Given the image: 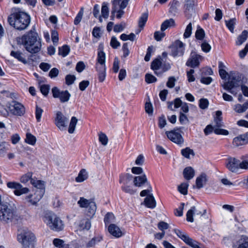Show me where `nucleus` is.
Listing matches in <instances>:
<instances>
[{
	"label": "nucleus",
	"instance_id": "8fccbe9b",
	"mask_svg": "<svg viewBox=\"0 0 248 248\" xmlns=\"http://www.w3.org/2000/svg\"><path fill=\"white\" fill-rule=\"evenodd\" d=\"M205 36L204 30L202 28H198L195 32V37L197 39L202 40Z\"/></svg>",
	"mask_w": 248,
	"mask_h": 248
},
{
	"label": "nucleus",
	"instance_id": "3c124183",
	"mask_svg": "<svg viewBox=\"0 0 248 248\" xmlns=\"http://www.w3.org/2000/svg\"><path fill=\"white\" fill-rule=\"evenodd\" d=\"M192 24L191 23H189L187 25V26L185 29V32L184 33V37L185 38H187L190 36V35L191 34V32H192Z\"/></svg>",
	"mask_w": 248,
	"mask_h": 248
},
{
	"label": "nucleus",
	"instance_id": "4d7b16f0",
	"mask_svg": "<svg viewBox=\"0 0 248 248\" xmlns=\"http://www.w3.org/2000/svg\"><path fill=\"white\" fill-rule=\"evenodd\" d=\"M76 79L74 75H68L65 77V83L67 85H70L74 83Z\"/></svg>",
	"mask_w": 248,
	"mask_h": 248
},
{
	"label": "nucleus",
	"instance_id": "13d9d810",
	"mask_svg": "<svg viewBox=\"0 0 248 248\" xmlns=\"http://www.w3.org/2000/svg\"><path fill=\"white\" fill-rule=\"evenodd\" d=\"M126 24L124 22H122L120 24H116L114 27V31L119 32L123 31L125 28Z\"/></svg>",
	"mask_w": 248,
	"mask_h": 248
},
{
	"label": "nucleus",
	"instance_id": "37998d69",
	"mask_svg": "<svg viewBox=\"0 0 248 248\" xmlns=\"http://www.w3.org/2000/svg\"><path fill=\"white\" fill-rule=\"evenodd\" d=\"M182 155L186 158H190V155H192V156L194 155V153L192 149H190L188 147H186L185 149H183L181 150Z\"/></svg>",
	"mask_w": 248,
	"mask_h": 248
},
{
	"label": "nucleus",
	"instance_id": "f3484780",
	"mask_svg": "<svg viewBox=\"0 0 248 248\" xmlns=\"http://www.w3.org/2000/svg\"><path fill=\"white\" fill-rule=\"evenodd\" d=\"M128 0H113L112 1V9L114 12L124 9L128 5Z\"/></svg>",
	"mask_w": 248,
	"mask_h": 248
},
{
	"label": "nucleus",
	"instance_id": "393cba45",
	"mask_svg": "<svg viewBox=\"0 0 248 248\" xmlns=\"http://www.w3.org/2000/svg\"><path fill=\"white\" fill-rule=\"evenodd\" d=\"M144 203L148 208L153 209L156 206V202L152 194L145 198Z\"/></svg>",
	"mask_w": 248,
	"mask_h": 248
},
{
	"label": "nucleus",
	"instance_id": "bb28decb",
	"mask_svg": "<svg viewBox=\"0 0 248 248\" xmlns=\"http://www.w3.org/2000/svg\"><path fill=\"white\" fill-rule=\"evenodd\" d=\"M207 181V176L204 173H202L196 179V184L198 188H201L206 184Z\"/></svg>",
	"mask_w": 248,
	"mask_h": 248
},
{
	"label": "nucleus",
	"instance_id": "680f3d73",
	"mask_svg": "<svg viewBox=\"0 0 248 248\" xmlns=\"http://www.w3.org/2000/svg\"><path fill=\"white\" fill-rule=\"evenodd\" d=\"M179 120L180 123L182 124H186L189 122V120L186 115L182 112H180Z\"/></svg>",
	"mask_w": 248,
	"mask_h": 248
},
{
	"label": "nucleus",
	"instance_id": "6ab92c4d",
	"mask_svg": "<svg viewBox=\"0 0 248 248\" xmlns=\"http://www.w3.org/2000/svg\"><path fill=\"white\" fill-rule=\"evenodd\" d=\"M109 232L115 237H120L123 234L120 228L114 224H110L108 227Z\"/></svg>",
	"mask_w": 248,
	"mask_h": 248
},
{
	"label": "nucleus",
	"instance_id": "f8f14e48",
	"mask_svg": "<svg viewBox=\"0 0 248 248\" xmlns=\"http://www.w3.org/2000/svg\"><path fill=\"white\" fill-rule=\"evenodd\" d=\"M202 59V57L201 55L197 54L194 51H192L191 52L190 57L186 62V65L192 68L197 67L200 64L199 61Z\"/></svg>",
	"mask_w": 248,
	"mask_h": 248
},
{
	"label": "nucleus",
	"instance_id": "72a5a7b5",
	"mask_svg": "<svg viewBox=\"0 0 248 248\" xmlns=\"http://www.w3.org/2000/svg\"><path fill=\"white\" fill-rule=\"evenodd\" d=\"M248 34V32L247 31H243L242 33L237 38V41L236 42V45L240 46L242 45L246 40Z\"/></svg>",
	"mask_w": 248,
	"mask_h": 248
},
{
	"label": "nucleus",
	"instance_id": "c9c22d12",
	"mask_svg": "<svg viewBox=\"0 0 248 248\" xmlns=\"http://www.w3.org/2000/svg\"><path fill=\"white\" fill-rule=\"evenodd\" d=\"M26 143L31 145H34L36 142V137L30 133L26 134V137L25 140Z\"/></svg>",
	"mask_w": 248,
	"mask_h": 248
},
{
	"label": "nucleus",
	"instance_id": "774afa93",
	"mask_svg": "<svg viewBox=\"0 0 248 248\" xmlns=\"http://www.w3.org/2000/svg\"><path fill=\"white\" fill-rule=\"evenodd\" d=\"M145 81L148 83H151L157 80L156 78L153 75L150 74H146L145 75Z\"/></svg>",
	"mask_w": 248,
	"mask_h": 248
},
{
	"label": "nucleus",
	"instance_id": "b1692460",
	"mask_svg": "<svg viewBox=\"0 0 248 248\" xmlns=\"http://www.w3.org/2000/svg\"><path fill=\"white\" fill-rule=\"evenodd\" d=\"M99 49L97 54V63L96 64V66L105 65L106 55L103 51V48L101 46V45L99 46Z\"/></svg>",
	"mask_w": 248,
	"mask_h": 248
},
{
	"label": "nucleus",
	"instance_id": "7ed1b4c3",
	"mask_svg": "<svg viewBox=\"0 0 248 248\" xmlns=\"http://www.w3.org/2000/svg\"><path fill=\"white\" fill-rule=\"evenodd\" d=\"M35 238L34 234L27 228L18 231L17 240L24 248H33Z\"/></svg>",
	"mask_w": 248,
	"mask_h": 248
},
{
	"label": "nucleus",
	"instance_id": "4be33fe9",
	"mask_svg": "<svg viewBox=\"0 0 248 248\" xmlns=\"http://www.w3.org/2000/svg\"><path fill=\"white\" fill-rule=\"evenodd\" d=\"M148 183L146 176L145 174L134 177V185L136 187H141Z\"/></svg>",
	"mask_w": 248,
	"mask_h": 248
},
{
	"label": "nucleus",
	"instance_id": "4c0bfd02",
	"mask_svg": "<svg viewBox=\"0 0 248 248\" xmlns=\"http://www.w3.org/2000/svg\"><path fill=\"white\" fill-rule=\"evenodd\" d=\"M109 9L107 3L103 2L101 8V16L104 18H107L108 16Z\"/></svg>",
	"mask_w": 248,
	"mask_h": 248
},
{
	"label": "nucleus",
	"instance_id": "423d86ee",
	"mask_svg": "<svg viewBox=\"0 0 248 248\" xmlns=\"http://www.w3.org/2000/svg\"><path fill=\"white\" fill-rule=\"evenodd\" d=\"M44 221L51 230L57 232L61 231V220L54 213L51 212L46 213Z\"/></svg>",
	"mask_w": 248,
	"mask_h": 248
},
{
	"label": "nucleus",
	"instance_id": "c03bdc74",
	"mask_svg": "<svg viewBox=\"0 0 248 248\" xmlns=\"http://www.w3.org/2000/svg\"><path fill=\"white\" fill-rule=\"evenodd\" d=\"M32 176V173L31 172H28L27 173L23 175L20 179V182L23 184L27 183L29 180L31 181V179Z\"/></svg>",
	"mask_w": 248,
	"mask_h": 248
},
{
	"label": "nucleus",
	"instance_id": "052dcab7",
	"mask_svg": "<svg viewBox=\"0 0 248 248\" xmlns=\"http://www.w3.org/2000/svg\"><path fill=\"white\" fill-rule=\"evenodd\" d=\"M201 48L203 51L207 53L210 51L211 46L206 41H204L201 44Z\"/></svg>",
	"mask_w": 248,
	"mask_h": 248
},
{
	"label": "nucleus",
	"instance_id": "79ce46f5",
	"mask_svg": "<svg viewBox=\"0 0 248 248\" xmlns=\"http://www.w3.org/2000/svg\"><path fill=\"white\" fill-rule=\"evenodd\" d=\"M91 226V222L88 219H83L80 221L79 228L81 230H88Z\"/></svg>",
	"mask_w": 248,
	"mask_h": 248
},
{
	"label": "nucleus",
	"instance_id": "7c9ffc66",
	"mask_svg": "<svg viewBox=\"0 0 248 248\" xmlns=\"http://www.w3.org/2000/svg\"><path fill=\"white\" fill-rule=\"evenodd\" d=\"M175 21L172 18L165 20L161 25V31H164L169 28L175 26Z\"/></svg>",
	"mask_w": 248,
	"mask_h": 248
},
{
	"label": "nucleus",
	"instance_id": "c85d7f7f",
	"mask_svg": "<svg viewBox=\"0 0 248 248\" xmlns=\"http://www.w3.org/2000/svg\"><path fill=\"white\" fill-rule=\"evenodd\" d=\"M88 177V172L84 169H81L79 172L78 176L76 178V181L81 183L86 180Z\"/></svg>",
	"mask_w": 248,
	"mask_h": 248
},
{
	"label": "nucleus",
	"instance_id": "09e8293b",
	"mask_svg": "<svg viewBox=\"0 0 248 248\" xmlns=\"http://www.w3.org/2000/svg\"><path fill=\"white\" fill-rule=\"evenodd\" d=\"M135 37L136 35L133 33H131L129 35H127L125 33H123L120 36V39L124 41L128 40L133 41L135 40Z\"/></svg>",
	"mask_w": 248,
	"mask_h": 248
},
{
	"label": "nucleus",
	"instance_id": "5fc2aeb1",
	"mask_svg": "<svg viewBox=\"0 0 248 248\" xmlns=\"http://www.w3.org/2000/svg\"><path fill=\"white\" fill-rule=\"evenodd\" d=\"M43 112V109L39 107L38 105L36 106L35 110V117L38 122H40L42 113Z\"/></svg>",
	"mask_w": 248,
	"mask_h": 248
},
{
	"label": "nucleus",
	"instance_id": "ea45409f",
	"mask_svg": "<svg viewBox=\"0 0 248 248\" xmlns=\"http://www.w3.org/2000/svg\"><path fill=\"white\" fill-rule=\"evenodd\" d=\"M98 139L102 145L103 146H106L107 145L108 140V137L105 133L99 132L98 133Z\"/></svg>",
	"mask_w": 248,
	"mask_h": 248
},
{
	"label": "nucleus",
	"instance_id": "a211bd4d",
	"mask_svg": "<svg viewBox=\"0 0 248 248\" xmlns=\"http://www.w3.org/2000/svg\"><path fill=\"white\" fill-rule=\"evenodd\" d=\"M206 210H204L203 212L202 213L200 211H196V207L195 206H192L190 209H189L186 213V220L188 222H193L194 221L193 219V215L196 213L197 215H200L202 216L206 213Z\"/></svg>",
	"mask_w": 248,
	"mask_h": 248
},
{
	"label": "nucleus",
	"instance_id": "1a4fd4ad",
	"mask_svg": "<svg viewBox=\"0 0 248 248\" xmlns=\"http://www.w3.org/2000/svg\"><path fill=\"white\" fill-rule=\"evenodd\" d=\"M181 131L179 129H175L170 131H166V134L168 138L173 142L178 145L184 143V140L181 135Z\"/></svg>",
	"mask_w": 248,
	"mask_h": 248
},
{
	"label": "nucleus",
	"instance_id": "f704fd0d",
	"mask_svg": "<svg viewBox=\"0 0 248 248\" xmlns=\"http://www.w3.org/2000/svg\"><path fill=\"white\" fill-rule=\"evenodd\" d=\"M246 144L247 143L245 142L244 137H243V135L235 137L233 140V144L235 146H239Z\"/></svg>",
	"mask_w": 248,
	"mask_h": 248
},
{
	"label": "nucleus",
	"instance_id": "c756f323",
	"mask_svg": "<svg viewBox=\"0 0 248 248\" xmlns=\"http://www.w3.org/2000/svg\"><path fill=\"white\" fill-rule=\"evenodd\" d=\"M78 122V120L76 117H72L68 127V132L69 134L74 133Z\"/></svg>",
	"mask_w": 248,
	"mask_h": 248
},
{
	"label": "nucleus",
	"instance_id": "39448f33",
	"mask_svg": "<svg viewBox=\"0 0 248 248\" xmlns=\"http://www.w3.org/2000/svg\"><path fill=\"white\" fill-rule=\"evenodd\" d=\"M16 216V208L10 204H3L0 206V220L6 222L12 221Z\"/></svg>",
	"mask_w": 248,
	"mask_h": 248
},
{
	"label": "nucleus",
	"instance_id": "412c9836",
	"mask_svg": "<svg viewBox=\"0 0 248 248\" xmlns=\"http://www.w3.org/2000/svg\"><path fill=\"white\" fill-rule=\"evenodd\" d=\"M119 182L123 184V186L134 184V176L129 173L121 176Z\"/></svg>",
	"mask_w": 248,
	"mask_h": 248
},
{
	"label": "nucleus",
	"instance_id": "6e6552de",
	"mask_svg": "<svg viewBox=\"0 0 248 248\" xmlns=\"http://www.w3.org/2000/svg\"><path fill=\"white\" fill-rule=\"evenodd\" d=\"M176 234L186 244L193 248H205L199 244L196 241L190 238L189 236L185 232L180 230H174Z\"/></svg>",
	"mask_w": 248,
	"mask_h": 248
},
{
	"label": "nucleus",
	"instance_id": "69168bd1",
	"mask_svg": "<svg viewBox=\"0 0 248 248\" xmlns=\"http://www.w3.org/2000/svg\"><path fill=\"white\" fill-rule=\"evenodd\" d=\"M51 67V64L47 62H42L39 64V68L44 72H47Z\"/></svg>",
	"mask_w": 248,
	"mask_h": 248
},
{
	"label": "nucleus",
	"instance_id": "a19ab883",
	"mask_svg": "<svg viewBox=\"0 0 248 248\" xmlns=\"http://www.w3.org/2000/svg\"><path fill=\"white\" fill-rule=\"evenodd\" d=\"M148 16V14L147 13H144L142 14L139 21V26L140 28L141 29L143 28L147 20Z\"/></svg>",
	"mask_w": 248,
	"mask_h": 248
},
{
	"label": "nucleus",
	"instance_id": "6e6d98bb",
	"mask_svg": "<svg viewBox=\"0 0 248 248\" xmlns=\"http://www.w3.org/2000/svg\"><path fill=\"white\" fill-rule=\"evenodd\" d=\"M83 15V8H81L80 10L77 14L75 20H74V24L75 25L78 24L81 20Z\"/></svg>",
	"mask_w": 248,
	"mask_h": 248
},
{
	"label": "nucleus",
	"instance_id": "338daca9",
	"mask_svg": "<svg viewBox=\"0 0 248 248\" xmlns=\"http://www.w3.org/2000/svg\"><path fill=\"white\" fill-rule=\"evenodd\" d=\"M165 36L163 31H156L154 33V38L157 41H160Z\"/></svg>",
	"mask_w": 248,
	"mask_h": 248
},
{
	"label": "nucleus",
	"instance_id": "aec40b11",
	"mask_svg": "<svg viewBox=\"0 0 248 248\" xmlns=\"http://www.w3.org/2000/svg\"><path fill=\"white\" fill-rule=\"evenodd\" d=\"M31 184L37 188L35 191L42 192L43 191V195L45 192V183L43 181L37 180L36 178L31 179Z\"/></svg>",
	"mask_w": 248,
	"mask_h": 248
},
{
	"label": "nucleus",
	"instance_id": "f257e3e1",
	"mask_svg": "<svg viewBox=\"0 0 248 248\" xmlns=\"http://www.w3.org/2000/svg\"><path fill=\"white\" fill-rule=\"evenodd\" d=\"M17 41L22 44L26 50L31 53H36L41 50V39L34 30H31L21 37L18 38Z\"/></svg>",
	"mask_w": 248,
	"mask_h": 248
},
{
	"label": "nucleus",
	"instance_id": "0eeeda50",
	"mask_svg": "<svg viewBox=\"0 0 248 248\" xmlns=\"http://www.w3.org/2000/svg\"><path fill=\"white\" fill-rule=\"evenodd\" d=\"M78 204L80 207L88 208L89 216H93L94 215L96 210V206L93 199L87 200L83 197H80L78 202Z\"/></svg>",
	"mask_w": 248,
	"mask_h": 248
},
{
	"label": "nucleus",
	"instance_id": "603ef678",
	"mask_svg": "<svg viewBox=\"0 0 248 248\" xmlns=\"http://www.w3.org/2000/svg\"><path fill=\"white\" fill-rule=\"evenodd\" d=\"M242 161L240 162L239 160V168L242 169H248V160L245 159V157L242 156L241 157Z\"/></svg>",
	"mask_w": 248,
	"mask_h": 248
},
{
	"label": "nucleus",
	"instance_id": "49530a36",
	"mask_svg": "<svg viewBox=\"0 0 248 248\" xmlns=\"http://www.w3.org/2000/svg\"><path fill=\"white\" fill-rule=\"evenodd\" d=\"M115 221V217L111 213H108L106 214L104 218V222L106 224H108Z\"/></svg>",
	"mask_w": 248,
	"mask_h": 248
},
{
	"label": "nucleus",
	"instance_id": "58836bf2",
	"mask_svg": "<svg viewBox=\"0 0 248 248\" xmlns=\"http://www.w3.org/2000/svg\"><path fill=\"white\" fill-rule=\"evenodd\" d=\"M122 189L125 193L131 195L134 194L136 192V190L133 188L132 185H128L122 186Z\"/></svg>",
	"mask_w": 248,
	"mask_h": 248
},
{
	"label": "nucleus",
	"instance_id": "20e7f679",
	"mask_svg": "<svg viewBox=\"0 0 248 248\" xmlns=\"http://www.w3.org/2000/svg\"><path fill=\"white\" fill-rule=\"evenodd\" d=\"M241 78L242 75L240 73H232L230 77V80L224 82L223 84L222 85V86L225 90L229 91L231 93L236 95L237 92L232 89L240 86Z\"/></svg>",
	"mask_w": 248,
	"mask_h": 248
},
{
	"label": "nucleus",
	"instance_id": "864d4df0",
	"mask_svg": "<svg viewBox=\"0 0 248 248\" xmlns=\"http://www.w3.org/2000/svg\"><path fill=\"white\" fill-rule=\"evenodd\" d=\"M234 109L238 113H242L247 110V107H246L245 103L243 105L236 104L234 106Z\"/></svg>",
	"mask_w": 248,
	"mask_h": 248
},
{
	"label": "nucleus",
	"instance_id": "de8ad7c7",
	"mask_svg": "<svg viewBox=\"0 0 248 248\" xmlns=\"http://www.w3.org/2000/svg\"><path fill=\"white\" fill-rule=\"evenodd\" d=\"M102 239L101 236L98 235L92 238L87 244V247H93L96 243L100 242Z\"/></svg>",
	"mask_w": 248,
	"mask_h": 248
},
{
	"label": "nucleus",
	"instance_id": "f03ea898",
	"mask_svg": "<svg viewBox=\"0 0 248 248\" xmlns=\"http://www.w3.org/2000/svg\"><path fill=\"white\" fill-rule=\"evenodd\" d=\"M10 26L19 31L26 29L31 23V17L26 13L17 11L11 14L8 17Z\"/></svg>",
	"mask_w": 248,
	"mask_h": 248
},
{
	"label": "nucleus",
	"instance_id": "a878e982",
	"mask_svg": "<svg viewBox=\"0 0 248 248\" xmlns=\"http://www.w3.org/2000/svg\"><path fill=\"white\" fill-rule=\"evenodd\" d=\"M54 122L55 124L60 129L62 127V112L60 110H56L54 112Z\"/></svg>",
	"mask_w": 248,
	"mask_h": 248
},
{
	"label": "nucleus",
	"instance_id": "473e14b6",
	"mask_svg": "<svg viewBox=\"0 0 248 248\" xmlns=\"http://www.w3.org/2000/svg\"><path fill=\"white\" fill-rule=\"evenodd\" d=\"M162 62L159 59H155L151 63V68L155 71V73L157 76H159L162 73H158L156 70L159 69L161 66Z\"/></svg>",
	"mask_w": 248,
	"mask_h": 248
},
{
	"label": "nucleus",
	"instance_id": "0e129e2a",
	"mask_svg": "<svg viewBox=\"0 0 248 248\" xmlns=\"http://www.w3.org/2000/svg\"><path fill=\"white\" fill-rule=\"evenodd\" d=\"M209 105V102L207 99L202 98L199 101V107L202 109H205L207 108Z\"/></svg>",
	"mask_w": 248,
	"mask_h": 248
},
{
	"label": "nucleus",
	"instance_id": "bf43d9fd",
	"mask_svg": "<svg viewBox=\"0 0 248 248\" xmlns=\"http://www.w3.org/2000/svg\"><path fill=\"white\" fill-rule=\"evenodd\" d=\"M152 191V187L149 183H148V188L145 190H142L140 193V196L141 197H144L145 196H148L149 195H151L150 193Z\"/></svg>",
	"mask_w": 248,
	"mask_h": 248
},
{
	"label": "nucleus",
	"instance_id": "ddd939ff",
	"mask_svg": "<svg viewBox=\"0 0 248 248\" xmlns=\"http://www.w3.org/2000/svg\"><path fill=\"white\" fill-rule=\"evenodd\" d=\"M9 108L11 112L16 115H23L25 112L24 107L17 102H13V104H10Z\"/></svg>",
	"mask_w": 248,
	"mask_h": 248
},
{
	"label": "nucleus",
	"instance_id": "9b49d317",
	"mask_svg": "<svg viewBox=\"0 0 248 248\" xmlns=\"http://www.w3.org/2000/svg\"><path fill=\"white\" fill-rule=\"evenodd\" d=\"M185 45L180 40L176 41L171 47V54L173 57L182 56L184 54Z\"/></svg>",
	"mask_w": 248,
	"mask_h": 248
},
{
	"label": "nucleus",
	"instance_id": "5701e85b",
	"mask_svg": "<svg viewBox=\"0 0 248 248\" xmlns=\"http://www.w3.org/2000/svg\"><path fill=\"white\" fill-rule=\"evenodd\" d=\"M96 69L98 72V78L100 82L104 81L106 78V65H97L96 66Z\"/></svg>",
	"mask_w": 248,
	"mask_h": 248
},
{
	"label": "nucleus",
	"instance_id": "e433bc0d",
	"mask_svg": "<svg viewBox=\"0 0 248 248\" xmlns=\"http://www.w3.org/2000/svg\"><path fill=\"white\" fill-rule=\"evenodd\" d=\"M170 5L169 12L172 14H175L178 11L179 2L176 0H173Z\"/></svg>",
	"mask_w": 248,
	"mask_h": 248
},
{
	"label": "nucleus",
	"instance_id": "9d476101",
	"mask_svg": "<svg viewBox=\"0 0 248 248\" xmlns=\"http://www.w3.org/2000/svg\"><path fill=\"white\" fill-rule=\"evenodd\" d=\"M7 186L9 188L14 189V193L17 196L27 194L30 191L28 187H23L19 183L15 181L7 182Z\"/></svg>",
	"mask_w": 248,
	"mask_h": 248
},
{
	"label": "nucleus",
	"instance_id": "e2e57ef3",
	"mask_svg": "<svg viewBox=\"0 0 248 248\" xmlns=\"http://www.w3.org/2000/svg\"><path fill=\"white\" fill-rule=\"evenodd\" d=\"M53 96L55 98H60L62 102V97L61 96V93L60 90L57 87H54L52 89Z\"/></svg>",
	"mask_w": 248,
	"mask_h": 248
},
{
	"label": "nucleus",
	"instance_id": "4468645a",
	"mask_svg": "<svg viewBox=\"0 0 248 248\" xmlns=\"http://www.w3.org/2000/svg\"><path fill=\"white\" fill-rule=\"evenodd\" d=\"M226 166L229 170L235 172L239 169V160L234 157H229L226 159Z\"/></svg>",
	"mask_w": 248,
	"mask_h": 248
},
{
	"label": "nucleus",
	"instance_id": "2f4dec72",
	"mask_svg": "<svg viewBox=\"0 0 248 248\" xmlns=\"http://www.w3.org/2000/svg\"><path fill=\"white\" fill-rule=\"evenodd\" d=\"M11 56L18 60L19 62L24 64L27 63V61L23 57V54L20 51H12L10 53Z\"/></svg>",
	"mask_w": 248,
	"mask_h": 248
},
{
	"label": "nucleus",
	"instance_id": "a18cd8bd",
	"mask_svg": "<svg viewBox=\"0 0 248 248\" xmlns=\"http://www.w3.org/2000/svg\"><path fill=\"white\" fill-rule=\"evenodd\" d=\"M188 184L186 183H183L178 187V190L183 195L187 194V188Z\"/></svg>",
	"mask_w": 248,
	"mask_h": 248
},
{
	"label": "nucleus",
	"instance_id": "cd10ccee",
	"mask_svg": "<svg viewBox=\"0 0 248 248\" xmlns=\"http://www.w3.org/2000/svg\"><path fill=\"white\" fill-rule=\"evenodd\" d=\"M184 178L186 180H190L193 178L195 175V171L191 167L186 168L183 171Z\"/></svg>",
	"mask_w": 248,
	"mask_h": 248
},
{
	"label": "nucleus",
	"instance_id": "dca6fc26",
	"mask_svg": "<svg viewBox=\"0 0 248 248\" xmlns=\"http://www.w3.org/2000/svg\"><path fill=\"white\" fill-rule=\"evenodd\" d=\"M213 131L217 135H227L229 134V132L226 130L217 128L215 126H212L211 125H208L204 130V133L206 135H209Z\"/></svg>",
	"mask_w": 248,
	"mask_h": 248
},
{
	"label": "nucleus",
	"instance_id": "2eb2a0df",
	"mask_svg": "<svg viewBox=\"0 0 248 248\" xmlns=\"http://www.w3.org/2000/svg\"><path fill=\"white\" fill-rule=\"evenodd\" d=\"M43 191H35L33 194H29L25 198L26 202L31 205H35L43 197Z\"/></svg>",
	"mask_w": 248,
	"mask_h": 248
}]
</instances>
